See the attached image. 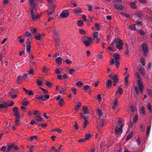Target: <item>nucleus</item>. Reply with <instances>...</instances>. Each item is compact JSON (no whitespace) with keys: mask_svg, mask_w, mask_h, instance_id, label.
<instances>
[{"mask_svg":"<svg viewBox=\"0 0 152 152\" xmlns=\"http://www.w3.org/2000/svg\"><path fill=\"white\" fill-rule=\"evenodd\" d=\"M68 12V10L62 11L60 16L62 18H66L69 16V13Z\"/></svg>","mask_w":152,"mask_h":152,"instance_id":"423d86ee","label":"nucleus"},{"mask_svg":"<svg viewBox=\"0 0 152 152\" xmlns=\"http://www.w3.org/2000/svg\"><path fill=\"white\" fill-rule=\"evenodd\" d=\"M145 107L143 106L142 107L141 109V111L143 115H145Z\"/></svg>","mask_w":152,"mask_h":152,"instance_id":"e433bc0d","label":"nucleus"},{"mask_svg":"<svg viewBox=\"0 0 152 152\" xmlns=\"http://www.w3.org/2000/svg\"><path fill=\"white\" fill-rule=\"evenodd\" d=\"M113 57L115 59V60L117 61L120 58L119 55L117 53H115L113 54Z\"/></svg>","mask_w":152,"mask_h":152,"instance_id":"2eb2a0df","label":"nucleus"},{"mask_svg":"<svg viewBox=\"0 0 152 152\" xmlns=\"http://www.w3.org/2000/svg\"><path fill=\"white\" fill-rule=\"evenodd\" d=\"M74 12L77 14H80L82 13V9L80 7L76 8L74 10Z\"/></svg>","mask_w":152,"mask_h":152,"instance_id":"9d476101","label":"nucleus"},{"mask_svg":"<svg viewBox=\"0 0 152 152\" xmlns=\"http://www.w3.org/2000/svg\"><path fill=\"white\" fill-rule=\"evenodd\" d=\"M48 69L45 66L43 67L42 71L43 72L46 73H47L48 72Z\"/></svg>","mask_w":152,"mask_h":152,"instance_id":"72a5a7b5","label":"nucleus"},{"mask_svg":"<svg viewBox=\"0 0 152 152\" xmlns=\"http://www.w3.org/2000/svg\"><path fill=\"white\" fill-rule=\"evenodd\" d=\"M151 66V63H149L148 64V71H150L151 70L150 68Z\"/></svg>","mask_w":152,"mask_h":152,"instance_id":"69168bd1","label":"nucleus"},{"mask_svg":"<svg viewBox=\"0 0 152 152\" xmlns=\"http://www.w3.org/2000/svg\"><path fill=\"white\" fill-rule=\"evenodd\" d=\"M114 7L115 9L120 10H122L124 8L122 5L118 3L115 4L114 5Z\"/></svg>","mask_w":152,"mask_h":152,"instance_id":"0eeeda50","label":"nucleus"},{"mask_svg":"<svg viewBox=\"0 0 152 152\" xmlns=\"http://www.w3.org/2000/svg\"><path fill=\"white\" fill-rule=\"evenodd\" d=\"M64 102V99H60V101L58 103V104L60 106H61L63 104Z\"/></svg>","mask_w":152,"mask_h":152,"instance_id":"49530a36","label":"nucleus"},{"mask_svg":"<svg viewBox=\"0 0 152 152\" xmlns=\"http://www.w3.org/2000/svg\"><path fill=\"white\" fill-rule=\"evenodd\" d=\"M134 90L135 91L136 94L137 95H138L139 94V91L138 90V88L137 86H135L134 88Z\"/></svg>","mask_w":152,"mask_h":152,"instance_id":"09e8293b","label":"nucleus"},{"mask_svg":"<svg viewBox=\"0 0 152 152\" xmlns=\"http://www.w3.org/2000/svg\"><path fill=\"white\" fill-rule=\"evenodd\" d=\"M20 118H19L16 119L15 121V126H18L20 124Z\"/></svg>","mask_w":152,"mask_h":152,"instance_id":"a211bd4d","label":"nucleus"},{"mask_svg":"<svg viewBox=\"0 0 152 152\" xmlns=\"http://www.w3.org/2000/svg\"><path fill=\"white\" fill-rule=\"evenodd\" d=\"M13 147V145H8L7 151H10V150Z\"/></svg>","mask_w":152,"mask_h":152,"instance_id":"37998d69","label":"nucleus"},{"mask_svg":"<svg viewBox=\"0 0 152 152\" xmlns=\"http://www.w3.org/2000/svg\"><path fill=\"white\" fill-rule=\"evenodd\" d=\"M46 85L49 87H50L52 85L51 83L49 81H47L46 82Z\"/></svg>","mask_w":152,"mask_h":152,"instance_id":"a18cd8bd","label":"nucleus"},{"mask_svg":"<svg viewBox=\"0 0 152 152\" xmlns=\"http://www.w3.org/2000/svg\"><path fill=\"white\" fill-rule=\"evenodd\" d=\"M140 62L142 65L144 66L145 64V60L144 58H141L140 59Z\"/></svg>","mask_w":152,"mask_h":152,"instance_id":"c03bdc74","label":"nucleus"},{"mask_svg":"<svg viewBox=\"0 0 152 152\" xmlns=\"http://www.w3.org/2000/svg\"><path fill=\"white\" fill-rule=\"evenodd\" d=\"M71 90L74 94H76L77 93V90L75 88L72 87L71 88Z\"/></svg>","mask_w":152,"mask_h":152,"instance_id":"864d4df0","label":"nucleus"},{"mask_svg":"<svg viewBox=\"0 0 152 152\" xmlns=\"http://www.w3.org/2000/svg\"><path fill=\"white\" fill-rule=\"evenodd\" d=\"M137 83L139 89L141 93H142L143 91L144 86L143 83L140 80H139L137 81Z\"/></svg>","mask_w":152,"mask_h":152,"instance_id":"39448f33","label":"nucleus"},{"mask_svg":"<svg viewBox=\"0 0 152 152\" xmlns=\"http://www.w3.org/2000/svg\"><path fill=\"white\" fill-rule=\"evenodd\" d=\"M0 108H7L6 106L5 105H4L3 104H0Z\"/></svg>","mask_w":152,"mask_h":152,"instance_id":"e2e57ef3","label":"nucleus"},{"mask_svg":"<svg viewBox=\"0 0 152 152\" xmlns=\"http://www.w3.org/2000/svg\"><path fill=\"white\" fill-rule=\"evenodd\" d=\"M147 108L149 111L151 112L152 111L151 106L150 103H148L147 104Z\"/></svg>","mask_w":152,"mask_h":152,"instance_id":"473e14b6","label":"nucleus"},{"mask_svg":"<svg viewBox=\"0 0 152 152\" xmlns=\"http://www.w3.org/2000/svg\"><path fill=\"white\" fill-rule=\"evenodd\" d=\"M139 33L142 36H144L145 34V32L142 29H140V30Z\"/></svg>","mask_w":152,"mask_h":152,"instance_id":"6e6d98bb","label":"nucleus"},{"mask_svg":"<svg viewBox=\"0 0 152 152\" xmlns=\"http://www.w3.org/2000/svg\"><path fill=\"white\" fill-rule=\"evenodd\" d=\"M151 126H148L146 131L147 135L148 136L149 134L150 129H151Z\"/></svg>","mask_w":152,"mask_h":152,"instance_id":"c85d7f7f","label":"nucleus"},{"mask_svg":"<svg viewBox=\"0 0 152 152\" xmlns=\"http://www.w3.org/2000/svg\"><path fill=\"white\" fill-rule=\"evenodd\" d=\"M6 148L7 147L6 146H3L1 147V151H5Z\"/></svg>","mask_w":152,"mask_h":152,"instance_id":"052dcab7","label":"nucleus"},{"mask_svg":"<svg viewBox=\"0 0 152 152\" xmlns=\"http://www.w3.org/2000/svg\"><path fill=\"white\" fill-rule=\"evenodd\" d=\"M141 74L143 76H144L145 75V69L144 68H142V69H140L139 70Z\"/></svg>","mask_w":152,"mask_h":152,"instance_id":"cd10ccee","label":"nucleus"},{"mask_svg":"<svg viewBox=\"0 0 152 152\" xmlns=\"http://www.w3.org/2000/svg\"><path fill=\"white\" fill-rule=\"evenodd\" d=\"M129 28L131 30L135 31L136 30L135 26L133 25L130 26Z\"/></svg>","mask_w":152,"mask_h":152,"instance_id":"c756f323","label":"nucleus"},{"mask_svg":"<svg viewBox=\"0 0 152 152\" xmlns=\"http://www.w3.org/2000/svg\"><path fill=\"white\" fill-rule=\"evenodd\" d=\"M88 121H85L84 123V125L83 127V128H85L87 126V124H88Z\"/></svg>","mask_w":152,"mask_h":152,"instance_id":"680f3d73","label":"nucleus"},{"mask_svg":"<svg viewBox=\"0 0 152 152\" xmlns=\"http://www.w3.org/2000/svg\"><path fill=\"white\" fill-rule=\"evenodd\" d=\"M13 94L10 92L9 94V95L12 99H15L17 97V96L15 94L13 95Z\"/></svg>","mask_w":152,"mask_h":152,"instance_id":"5701e85b","label":"nucleus"},{"mask_svg":"<svg viewBox=\"0 0 152 152\" xmlns=\"http://www.w3.org/2000/svg\"><path fill=\"white\" fill-rule=\"evenodd\" d=\"M36 29L35 28H34L31 30V32L33 34H34L36 33Z\"/></svg>","mask_w":152,"mask_h":152,"instance_id":"0e129e2a","label":"nucleus"},{"mask_svg":"<svg viewBox=\"0 0 152 152\" xmlns=\"http://www.w3.org/2000/svg\"><path fill=\"white\" fill-rule=\"evenodd\" d=\"M83 22L81 20H78L77 21V25L80 27H81L83 26Z\"/></svg>","mask_w":152,"mask_h":152,"instance_id":"2f4dec72","label":"nucleus"},{"mask_svg":"<svg viewBox=\"0 0 152 152\" xmlns=\"http://www.w3.org/2000/svg\"><path fill=\"white\" fill-rule=\"evenodd\" d=\"M118 76L117 75H115L112 79L113 80V82H118Z\"/></svg>","mask_w":152,"mask_h":152,"instance_id":"412c9836","label":"nucleus"},{"mask_svg":"<svg viewBox=\"0 0 152 152\" xmlns=\"http://www.w3.org/2000/svg\"><path fill=\"white\" fill-rule=\"evenodd\" d=\"M13 115L15 116L16 118H20V114L19 112H14L13 113Z\"/></svg>","mask_w":152,"mask_h":152,"instance_id":"dca6fc26","label":"nucleus"},{"mask_svg":"<svg viewBox=\"0 0 152 152\" xmlns=\"http://www.w3.org/2000/svg\"><path fill=\"white\" fill-rule=\"evenodd\" d=\"M81 106V104L80 102H78L75 108V110L76 111H77L79 109V107Z\"/></svg>","mask_w":152,"mask_h":152,"instance_id":"ddd939ff","label":"nucleus"},{"mask_svg":"<svg viewBox=\"0 0 152 152\" xmlns=\"http://www.w3.org/2000/svg\"><path fill=\"white\" fill-rule=\"evenodd\" d=\"M112 84V81L110 80H108L106 83V87L108 88L111 86Z\"/></svg>","mask_w":152,"mask_h":152,"instance_id":"aec40b11","label":"nucleus"},{"mask_svg":"<svg viewBox=\"0 0 152 152\" xmlns=\"http://www.w3.org/2000/svg\"><path fill=\"white\" fill-rule=\"evenodd\" d=\"M35 119L37 121L40 122L42 120V118L39 115H37L35 117Z\"/></svg>","mask_w":152,"mask_h":152,"instance_id":"4be33fe9","label":"nucleus"},{"mask_svg":"<svg viewBox=\"0 0 152 152\" xmlns=\"http://www.w3.org/2000/svg\"><path fill=\"white\" fill-rule=\"evenodd\" d=\"M23 79V77L22 76H19L17 78V82L19 83L20 81L22 80Z\"/></svg>","mask_w":152,"mask_h":152,"instance_id":"b1692460","label":"nucleus"},{"mask_svg":"<svg viewBox=\"0 0 152 152\" xmlns=\"http://www.w3.org/2000/svg\"><path fill=\"white\" fill-rule=\"evenodd\" d=\"M83 110L84 115L89 113V112L88 111V109L86 106H83Z\"/></svg>","mask_w":152,"mask_h":152,"instance_id":"9b49d317","label":"nucleus"},{"mask_svg":"<svg viewBox=\"0 0 152 152\" xmlns=\"http://www.w3.org/2000/svg\"><path fill=\"white\" fill-rule=\"evenodd\" d=\"M10 92L12 94H16L19 93V91L16 89H13L12 88L11 89Z\"/></svg>","mask_w":152,"mask_h":152,"instance_id":"6ab92c4d","label":"nucleus"},{"mask_svg":"<svg viewBox=\"0 0 152 152\" xmlns=\"http://www.w3.org/2000/svg\"><path fill=\"white\" fill-rule=\"evenodd\" d=\"M47 123H45L44 124H39L38 126H41L42 128H44L47 126Z\"/></svg>","mask_w":152,"mask_h":152,"instance_id":"ea45409f","label":"nucleus"},{"mask_svg":"<svg viewBox=\"0 0 152 152\" xmlns=\"http://www.w3.org/2000/svg\"><path fill=\"white\" fill-rule=\"evenodd\" d=\"M142 49L143 51V53L145 56L147 55L148 52V48L147 45L145 42H144L142 44Z\"/></svg>","mask_w":152,"mask_h":152,"instance_id":"7ed1b4c3","label":"nucleus"},{"mask_svg":"<svg viewBox=\"0 0 152 152\" xmlns=\"http://www.w3.org/2000/svg\"><path fill=\"white\" fill-rule=\"evenodd\" d=\"M86 137L85 138V139L86 140H88L91 137V135L90 134H86Z\"/></svg>","mask_w":152,"mask_h":152,"instance_id":"603ef678","label":"nucleus"},{"mask_svg":"<svg viewBox=\"0 0 152 152\" xmlns=\"http://www.w3.org/2000/svg\"><path fill=\"white\" fill-rule=\"evenodd\" d=\"M41 100L43 101H46L50 98V96L48 95H41Z\"/></svg>","mask_w":152,"mask_h":152,"instance_id":"1a4fd4ad","label":"nucleus"},{"mask_svg":"<svg viewBox=\"0 0 152 152\" xmlns=\"http://www.w3.org/2000/svg\"><path fill=\"white\" fill-rule=\"evenodd\" d=\"M122 124L121 125L120 127L119 128H118L117 126L116 127L115 129V134L118 135L119 134L120 132L121 131H122Z\"/></svg>","mask_w":152,"mask_h":152,"instance_id":"6e6552de","label":"nucleus"},{"mask_svg":"<svg viewBox=\"0 0 152 152\" xmlns=\"http://www.w3.org/2000/svg\"><path fill=\"white\" fill-rule=\"evenodd\" d=\"M91 42H90L88 41H85L83 42V43L86 46H88L90 44Z\"/></svg>","mask_w":152,"mask_h":152,"instance_id":"f704fd0d","label":"nucleus"},{"mask_svg":"<svg viewBox=\"0 0 152 152\" xmlns=\"http://www.w3.org/2000/svg\"><path fill=\"white\" fill-rule=\"evenodd\" d=\"M55 4H53L50 7V9L47 10V14L48 16L51 15L54 12L55 8Z\"/></svg>","mask_w":152,"mask_h":152,"instance_id":"20e7f679","label":"nucleus"},{"mask_svg":"<svg viewBox=\"0 0 152 152\" xmlns=\"http://www.w3.org/2000/svg\"><path fill=\"white\" fill-rule=\"evenodd\" d=\"M34 139H35L36 140L37 139V138L36 136H31L29 138V140L31 141H32Z\"/></svg>","mask_w":152,"mask_h":152,"instance_id":"58836bf2","label":"nucleus"},{"mask_svg":"<svg viewBox=\"0 0 152 152\" xmlns=\"http://www.w3.org/2000/svg\"><path fill=\"white\" fill-rule=\"evenodd\" d=\"M53 32L54 36L55 37H58V33L56 28L54 27L53 28Z\"/></svg>","mask_w":152,"mask_h":152,"instance_id":"4468645a","label":"nucleus"},{"mask_svg":"<svg viewBox=\"0 0 152 152\" xmlns=\"http://www.w3.org/2000/svg\"><path fill=\"white\" fill-rule=\"evenodd\" d=\"M37 84L39 86H41L42 85V81L39 80L38 79L37 80Z\"/></svg>","mask_w":152,"mask_h":152,"instance_id":"79ce46f5","label":"nucleus"},{"mask_svg":"<svg viewBox=\"0 0 152 152\" xmlns=\"http://www.w3.org/2000/svg\"><path fill=\"white\" fill-rule=\"evenodd\" d=\"M56 62L58 64H61L62 63V59L61 57L57 58L55 59Z\"/></svg>","mask_w":152,"mask_h":152,"instance_id":"f8f14e48","label":"nucleus"},{"mask_svg":"<svg viewBox=\"0 0 152 152\" xmlns=\"http://www.w3.org/2000/svg\"><path fill=\"white\" fill-rule=\"evenodd\" d=\"M26 50L28 51V52H29L31 51V46L30 45H26Z\"/></svg>","mask_w":152,"mask_h":152,"instance_id":"a878e982","label":"nucleus"},{"mask_svg":"<svg viewBox=\"0 0 152 152\" xmlns=\"http://www.w3.org/2000/svg\"><path fill=\"white\" fill-rule=\"evenodd\" d=\"M97 112L99 117H101L102 115V112L101 110L99 109H98L97 110Z\"/></svg>","mask_w":152,"mask_h":152,"instance_id":"de8ad7c7","label":"nucleus"},{"mask_svg":"<svg viewBox=\"0 0 152 152\" xmlns=\"http://www.w3.org/2000/svg\"><path fill=\"white\" fill-rule=\"evenodd\" d=\"M86 140L85 139V138H84V139L81 138L79 139L78 142H85Z\"/></svg>","mask_w":152,"mask_h":152,"instance_id":"bf43d9fd","label":"nucleus"},{"mask_svg":"<svg viewBox=\"0 0 152 152\" xmlns=\"http://www.w3.org/2000/svg\"><path fill=\"white\" fill-rule=\"evenodd\" d=\"M63 60L64 62H65L68 64H72V62L69 59L67 58L64 60V58H63Z\"/></svg>","mask_w":152,"mask_h":152,"instance_id":"f3484780","label":"nucleus"},{"mask_svg":"<svg viewBox=\"0 0 152 152\" xmlns=\"http://www.w3.org/2000/svg\"><path fill=\"white\" fill-rule=\"evenodd\" d=\"M40 89L42 90L44 93L45 94H48V92L47 90L43 89L42 88H40Z\"/></svg>","mask_w":152,"mask_h":152,"instance_id":"4d7b16f0","label":"nucleus"},{"mask_svg":"<svg viewBox=\"0 0 152 152\" xmlns=\"http://www.w3.org/2000/svg\"><path fill=\"white\" fill-rule=\"evenodd\" d=\"M42 37V35L40 34H37V35L36 36L35 38L36 39L38 40H39L41 38V37Z\"/></svg>","mask_w":152,"mask_h":152,"instance_id":"4c0bfd02","label":"nucleus"},{"mask_svg":"<svg viewBox=\"0 0 152 152\" xmlns=\"http://www.w3.org/2000/svg\"><path fill=\"white\" fill-rule=\"evenodd\" d=\"M29 3L31 7H32L35 4L34 0H29Z\"/></svg>","mask_w":152,"mask_h":152,"instance_id":"c9c22d12","label":"nucleus"},{"mask_svg":"<svg viewBox=\"0 0 152 152\" xmlns=\"http://www.w3.org/2000/svg\"><path fill=\"white\" fill-rule=\"evenodd\" d=\"M37 10L35 7H33L31 8V13L32 18L33 20H35L37 18H39L41 16L40 14H37L36 15H35Z\"/></svg>","mask_w":152,"mask_h":152,"instance_id":"f257e3e1","label":"nucleus"},{"mask_svg":"<svg viewBox=\"0 0 152 152\" xmlns=\"http://www.w3.org/2000/svg\"><path fill=\"white\" fill-rule=\"evenodd\" d=\"M132 135L133 133H129V134L127 136L126 140L127 141L128 140L132 138Z\"/></svg>","mask_w":152,"mask_h":152,"instance_id":"7c9ffc66","label":"nucleus"},{"mask_svg":"<svg viewBox=\"0 0 152 152\" xmlns=\"http://www.w3.org/2000/svg\"><path fill=\"white\" fill-rule=\"evenodd\" d=\"M76 85L79 87H80L83 85V83L80 81L76 83Z\"/></svg>","mask_w":152,"mask_h":152,"instance_id":"bb28decb","label":"nucleus"},{"mask_svg":"<svg viewBox=\"0 0 152 152\" xmlns=\"http://www.w3.org/2000/svg\"><path fill=\"white\" fill-rule=\"evenodd\" d=\"M61 43L60 42H56V43L55 44V46L56 48H57V49H58V47L60 46L61 47Z\"/></svg>","mask_w":152,"mask_h":152,"instance_id":"a19ab883","label":"nucleus"},{"mask_svg":"<svg viewBox=\"0 0 152 152\" xmlns=\"http://www.w3.org/2000/svg\"><path fill=\"white\" fill-rule=\"evenodd\" d=\"M34 147L33 146H31L29 150V152H33Z\"/></svg>","mask_w":152,"mask_h":152,"instance_id":"774afa93","label":"nucleus"},{"mask_svg":"<svg viewBox=\"0 0 152 152\" xmlns=\"http://www.w3.org/2000/svg\"><path fill=\"white\" fill-rule=\"evenodd\" d=\"M118 92L120 94H122L123 92V90L122 88H120V87L118 88Z\"/></svg>","mask_w":152,"mask_h":152,"instance_id":"8fccbe9b","label":"nucleus"},{"mask_svg":"<svg viewBox=\"0 0 152 152\" xmlns=\"http://www.w3.org/2000/svg\"><path fill=\"white\" fill-rule=\"evenodd\" d=\"M115 41L116 47L119 50L121 49L124 45V43L122 40L119 38H116Z\"/></svg>","mask_w":152,"mask_h":152,"instance_id":"f03ea898","label":"nucleus"},{"mask_svg":"<svg viewBox=\"0 0 152 152\" xmlns=\"http://www.w3.org/2000/svg\"><path fill=\"white\" fill-rule=\"evenodd\" d=\"M138 118V116L137 115H136L133 118V122L134 123H135Z\"/></svg>","mask_w":152,"mask_h":152,"instance_id":"13d9d810","label":"nucleus"},{"mask_svg":"<svg viewBox=\"0 0 152 152\" xmlns=\"http://www.w3.org/2000/svg\"><path fill=\"white\" fill-rule=\"evenodd\" d=\"M87 6L88 8V10L90 12H91L92 10V6L90 4H88Z\"/></svg>","mask_w":152,"mask_h":152,"instance_id":"3c124183","label":"nucleus"},{"mask_svg":"<svg viewBox=\"0 0 152 152\" xmlns=\"http://www.w3.org/2000/svg\"><path fill=\"white\" fill-rule=\"evenodd\" d=\"M18 108L17 107H14L13 108V111H14V112H18Z\"/></svg>","mask_w":152,"mask_h":152,"instance_id":"338daca9","label":"nucleus"},{"mask_svg":"<svg viewBox=\"0 0 152 152\" xmlns=\"http://www.w3.org/2000/svg\"><path fill=\"white\" fill-rule=\"evenodd\" d=\"M98 36V32L94 31L93 35V37L94 38H97Z\"/></svg>","mask_w":152,"mask_h":152,"instance_id":"5fc2aeb1","label":"nucleus"},{"mask_svg":"<svg viewBox=\"0 0 152 152\" xmlns=\"http://www.w3.org/2000/svg\"><path fill=\"white\" fill-rule=\"evenodd\" d=\"M130 4H131V7L132 8L135 9H136V7L135 2H131L130 3Z\"/></svg>","mask_w":152,"mask_h":152,"instance_id":"393cba45","label":"nucleus"}]
</instances>
